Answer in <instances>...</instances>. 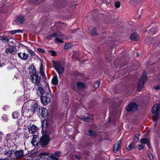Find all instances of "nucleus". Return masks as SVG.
I'll use <instances>...</instances> for the list:
<instances>
[{"instance_id":"obj_1","label":"nucleus","mask_w":160,"mask_h":160,"mask_svg":"<svg viewBox=\"0 0 160 160\" xmlns=\"http://www.w3.org/2000/svg\"><path fill=\"white\" fill-rule=\"evenodd\" d=\"M52 64L54 68L59 74L63 73L64 72L63 65L59 62L52 61Z\"/></svg>"},{"instance_id":"obj_2","label":"nucleus","mask_w":160,"mask_h":160,"mask_svg":"<svg viewBox=\"0 0 160 160\" xmlns=\"http://www.w3.org/2000/svg\"><path fill=\"white\" fill-rule=\"evenodd\" d=\"M147 80V74L145 72H144L142 75L138 83L137 89L138 90H140L143 88L144 84Z\"/></svg>"},{"instance_id":"obj_3","label":"nucleus","mask_w":160,"mask_h":160,"mask_svg":"<svg viewBox=\"0 0 160 160\" xmlns=\"http://www.w3.org/2000/svg\"><path fill=\"white\" fill-rule=\"evenodd\" d=\"M50 141V138L49 136L47 135H44L41 137L40 142V144L43 147L47 145Z\"/></svg>"},{"instance_id":"obj_4","label":"nucleus","mask_w":160,"mask_h":160,"mask_svg":"<svg viewBox=\"0 0 160 160\" xmlns=\"http://www.w3.org/2000/svg\"><path fill=\"white\" fill-rule=\"evenodd\" d=\"M138 108V105L134 103H132L128 105L126 107V109L128 111H132L136 110Z\"/></svg>"},{"instance_id":"obj_5","label":"nucleus","mask_w":160,"mask_h":160,"mask_svg":"<svg viewBox=\"0 0 160 160\" xmlns=\"http://www.w3.org/2000/svg\"><path fill=\"white\" fill-rule=\"evenodd\" d=\"M17 49L15 47L9 46L5 49V52L7 54L11 53L14 54L16 52Z\"/></svg>"},{"instance_id":"obj_6","label":"nucleus","mask_w":160,"mask_h":160,"mask_svg":"<svg viewBox=\"0 0 160 160\" xmlns=\"http://www.w3.org/2000/svg\"><path fill=\"white\" fill-rule=\"evenodd\" d=\"M30 78L33 83L36 84H38L39 83L40 78L36 74L33 75H31Z\"/></svg>"},{"instance_id":"obj_7","label":"nucleus","mask_w":160,"mask_h":160,"mask_svg":"<svg viewBox=\"0 0 160 160\" xmlns=\"http://www.w3.org/2000/svg\"><path fill=\"white\" fill-rule=\"evenodd\" d=\"M152 111L153 114H157L158 113H160L159 105L158 104H155L153 107Z\"/></svg>"},{"instance_id":"obj_8","label":"nucleus","mask_w":160,"mask_h":160,"mask_svg":"<svg viewBox=\"0 0 160 160\" xmlns=\"http://www.w3.org/2000/svg\"><path fill=\"white\" fill-rule=\"evenodd\" d=\"M41 100L42 103L44 105L48 104L50 102L49 97L47 96H42L41 98Z\"/></svg>"},{"instance_id":"obj_9","label":"nucleus","mask_w":160,"mask_h":160,"mask_svg":"<svg viewBox=\"0 0 160 160\" xmlns=\"http://www.w3.org/2000/svg\"><path fill=\"white\" fill-rule=\"evenodd\" d=\"M38 129V127L34 125H30L28 128L29 132L32 134H34Z\"/></svg>"},{"instance_id":"obj_10","label":"nucleus","mask_w":160,"mask_h":160,"mask_svg":"<svg viewBox=\"0 0 160 160\" xmlns=\"http://www.w3.org/2000/svg\"><path fill=\"white\" fill-rule=\"evenodd\" d=\"M121 141L119 140L114 144L113 148V151L115 152H117L119 150L121 147Z\"/></svg>"},{"instance_id":"obj_11","label":"nucleus","mask_w":160,"mask_h":160,"mask_svg":"<svg viewBox=\"0 0 160 160\" xmlns=\"http://www.w3.org/2000/svg\"><path fill=\"white\" fill-rule=\"evenodd\" d=\"M18 57L21 59L24 60H27L28 57V54L25 52L22 53L19 52L18 53Z\"/></svg>"},{"instance_id":"obj_12","label":"nucleus","mask_w":160,"mask_h":160,"mask_svg":"<svg viewBox=\"0 0 160 160\" xmlns=\"http://www.w3.org/2000/svg\"><path fill=\"white\" fill-rule=\"evenodd\" d=\"M40 113L42 117H45L48 114V111L46 108L42 107L39 108Z\"/></svg>"},{"instance_id":"obj_13","label":"nucleus","mask_w":160,"mask_h":160,"mask_svg":"<svg viewBox=\"0 0 160 160\" xmlns=\"http://www.w3.org/2000/svg\"><path fill=\"white\" fill-rule=\"evenodd\" d=\"M56 36L54 37L55 38V41L61 43H62L63 42L62 39L64 38V36L62 34L57 33H56Z\"/></svg>"},{"instance_id":"obj_14","label":"nucleus","mask_w":160,"mask_h":160,"mask_svg":"<svg viewBox=\"0 0 160 160\" xmlns=\"http://www.w3.org/2000/svg\"><path fill=\"white\" fill-rule=\"evenodd\" d=\"M38 108V106L37 103L34 102L31 104L30 110L33 113H35Z\"/></svg>"},{"instance_id":"obj_15","label":"nucleus","mask_w":160,"mask_h":160,"mask_svg":"<svg viewBox=\"0 0 160 160\" xmlns=\"http://www.w3.org/2000/svg\"><path fill=\"white\" fill-rule=\"evenodd\" d=\"M29 72V73L31 75H34L36 74V70L34 66L33 65H31L29 68H28Z\"/></svg>"},{"instance_id":"obj_16","label":"nucleus","mask_w":160,"mask_h":160,"mask_svg":"<svg viewBox=\"0 0 160 160\" xmlns=\"http://www.w3.org/2000/svg\"><path fill=\"white\" fill-rule=\"evenodd\" d=\"M15 154L17 158H22L23 156V151L21 150L16 151Z\"/></svg>"},{"instance_id":"obj_17","label":"nucleus","mask_w":160,"mask_h":160,"mask_svg":"<svg viewBox=\"0 0 160 160\" xmlns=\"http://www.w3.org/2000/svg\"><path fill=\"white\" fill-rule=\"evenodd\" d=\"M141 142L142 144H146L148 147L149 148V143L150 140L146 138H143L141 140Z\"/></svg>"},{"instance_id":"obj_18","label":"nucleus","mask_w":160,"mask_h":160,"mask_svg":"<svg viewBox=\"0 0 160 160\" xmlns=\"http://www.w3.org/2000/svg\"><path fill=\"white\" fill-rule=\"evenodd\" d=\"M138 38L139 36L137 33H133L132 34L130 37V39L132 40L135 41H137Z\"/></svg>"},{"instance_id":"obj_19","label":"nucleus","mask_w":160,"mask_h":160,"mask_svg":"<svg viewBox=\"0 0 160 160\" xmlns=\"http://www.w3.org/2000/svg\"><path fill=\"white\" fill-rule=\"evenodd\" d=\"M24 21V17L22 16L19 17L17 18L16 20V22L18 24H22Z\"/></svg>"},{"instance_id":"obj_20","label":"nucleus","mask_w":160,"mask_h":160,"mask_svg":"<svg viewBox=\"0 0 160 160\" xmlns=\"http://www.w3.org/2000/svg\"><path fill=\"white\" fill-rule=\"evenodd\" d=\"M37 135H34L33 136L31 142V144L33 146H35L38 145V143L37 142Z\"/></svg>"},{"instance_id":"obj_21","label":"nucleus","mask_w":160,"mask_h":160,"mask_svg":"<svg viewBox=\"0 0 160 160\" xmlns=\"http://www.w3.org/2000/svg\"><path fill=\"white\" fill-rule=\"evenodd\" d=\"M135 148V143L133 142L128 145L127 148L128 150H131Z\"/></svg>"},{"instance_id":"obj_22","label":"nucleus","mask_w":160,"mask_h":160,"mask_svg":"<svg viewBox=\"0 0 160 160\" xmlns=\"http://www.w3.org/2000/svg\"><path fill=\"white\" fill-rule=\"evenodd\" d=\"M58 82L57 77L54 76L52 79V82L53 85H56Z\"/></svg>"},{"instance_id":"obj_23","label":"nucleus","mask_w":160,"mask_h":160,"mask_svg":"<svg viewBox=\"0 0 160 160\" xmlns=\"http://www.w3.org/2000/svg\"><path fill=\"white\" fill-rule=\"evenodd\" d=\"M1 39L3 42L5 43H8L9 41V39L7 37H2L1 38Z\"/></svg>"},{"instance_id":"obj_24","label":"nucleus","mask_w":160,"mask_h":160,"mask_svg":"<svg viewBox=\"0 0 160 160\" xmlns=\"http://www.w3.org/2000/svg\"><path fill=\"white\" fill-rule=\"evenodd\" d=\"M77 86L78 89H81L83 88L84 85L83 83H82L81 82H78L77 83Z\"/></svg>"},{"instance_id":"obj_25","label":"nucleus","mask_w":160,"mask_h":160,"mask_svg":"<svg viewBox=\"0 0 160 160\" xmlns=\"http://www.w3.org/2000/svg\"><path fill=\"white\" fill-rule=\"evenodd\" d=\"M72 44L70 43H67L65 44L64 48L65 49H69L71 48Z\"/></svg>"},{"instance_id":"obj_26","label":"nucleus","mask_w":160,"mask_h":160,"mask_svg":"<svg viewBox=\"0 0 160 160\" xmlns=\"http://www.w3.org/2000/svg\"><path fill=\"white\" fill-rule=\"evenodd\" d=\"M154 114V115L153 116V122H156L157 121L159 117V113H158L157 114Z\"/></svg>"},{"instance_id":"obj_27","label":"nucleus","mask_w":160,"mask_h":160,"mask_svg":"<svg viewBox=\"0 0 160 160\" xmlns=\"http://www.w3.org/2000/svg\"><path fill=\"white\" fill-rule=\"evenodd\" d=\"M38 92H39L40 94L42 95L44 93V92L42 88L41 87H39L37 91V93H38Z\"/></svg>"},{"instance_id":"obj_28","label":"nucleus","mask_w":160,"mask_h":160,"mask_svg":"<svg viewBox=\"0 0 160 160\" xmlns=\"http://www.w3.org/2000/svg\"><path fill=\"white\" fill-rule=\"evenodd\" d=\"M40 73L41 74V75L42 76H43L44 74L43 72V66L42 65V64L41 63V65H40Z\"/></svg>"},{"instance_id":"obj_29","label":"nucleus","mask_w":160,"mask_h":160,"mask_svg":"<svg viewBox=\"0 0 160 160\" xmlns=\"http://www.w3.org/2000/svg\"><path fill=\"white\" fill-rule=\"evenodd\" d=\"M9 32L12 34H14L16 33L22 32V31L21 30H16L9 31Z\"/></svg>"},{"instance_id":"obj_30","label":"nucleus","mask_w":160,"mask_h":160,"mask_svg":"<svg viewBox=\"0 0 160 160\" xmlns=\"http://www.w3.org/2000/svg\"><path fill=\"white\" fill-rule=\"evenodd\" d=\"M19 115V114L16 112H13L12 113V116L13 118L15 119L18 118Z\"/></svg>"},{"instance_id":"obj_31","label":"nucleus","mask_w":160,"mask_h":160,"mask_svg":"<svg viewBox=\"0 0 160 160\" xmlns=\"http://www.w3.org/2000/svg\"><path fill=\"white\" fill-rule=\"evenodd\" d=\"M25 104L24 103L22 107V109L21 112H22V115H24L25 112H27V109L26 108V106H25Z\"/></svg>"},{"instance_id":"obj_32","label":"nucleus","mask_w":160,"mask_h":160,"mask_svg":"<svg viewBox=\"0 0 160 160\" xmlns=\"http://www.w3.org/2000/svg\"><path fill=\"white\" fill-rule=\"evenodd\" d=\"M139 135L137 134L135 135L133 137L134 141L135 142H137L139 141Z\"/></svg>"},{"instance_id":"obj_33","label":"nucleus","mask_w":160,"mask_h":160,"mask_svg":"<svg viewBox=\"0 0 160 160\" xmlns=\"http://www.w3.org/2000/svg\"><path fill=\"white\" fill-rule=\"evenodd\" d=\"M150 32H151V35H153L157 32V31L155 28H152L150 29Z\"/></svg>"},{"instance_id":"obj_34","label":"nucleus","mask_w":160,"mask_h":160,"mask_svg":"<svg viewBox=\"0 0 160 160\" xmlns=\"http://www.w3.org/2000/svg\"><path fill=\"white\" fill-rule=\"evenodd\" d=\"M48 160H58L53 155H51L48 158Z\"/></svg>"},{"instance_id":"obj_35","label":"nucleus","mask_w":160,"mask_h":160,"mask_svg":"<svg viewBox=\"0 0 160 160\" xmlns=\"http://www.w3.org/2000/svg\"><path fill=\"white\" fill-rule=\"evenodd\" d=\"M91 34L92 36H95L97 35L96 29V28L92 29L91 31Z\"/></svg>"},{"instance_id":"obj_36","label":"nucleus","mask_w":160,"mask_h":160,"mask_svg":"<svg viewBox=\"0 0 160 160\" xmlns=\"http://www.w3.org/2000/svg\"><path fill=\"white\" fill-rule=\"evenodd\" d=\"M4 154L6 156L10 157L12 155V152L11 151H8L6 152Z\"/></svg>"},{"instance_id":"obj_37","label":"nucleus","mask_w":160,"mask_h":160,"mask_svg":"<svg viewBox=\"0 0 160 160\" xmlns=\"http://www.w3.org/2000/svg\"><path fill=\"white\" fill-rule=\"evenodd\" d=\"M15 134L17 136L20 135L22 134L21 130L20 129H17L16 130Z\"/></svg>"},{"instance_id":"obj_38","label":"nucleus","mask_w":160,"mask_h":160,"mask_svg":"<svg viewBox=\"0 0 160 160\" xmlns=\"http://www.w3.org/2000/svg\"><path fill=\"white\" fill-rule=\"evenodd\" d=\"M56 33H53L52 35H50L47 36V39L48 40L51 39V38L52 37H54L56 36Z\"/></svg>"},{"instance_id":"obj_39","label":"nucleus","mask_w":160,"mask_h":160,"mask_svg":"<svg viewBox=\"0 0 160 160\" xmlns=\"http://www.w3.org/2000/svg\"><path fill=\"white\" fill-rule=\"evenodd\" d=\"M100 82L99 81L95 83L94 87L95 89H97L98 88Z\"/></svg>"},{"instance_id":"obj_40","label":"nucleus","mask_w":160,"mask_h":160,"mask_svg":"<svg viewBox=\"0 0 160 160\" xmlns=\"http://www.w3.org/2000/svg\"><path fill=\"white\" fill-rule=\"evenodd\" d=\"M48 52L51 53L52 56H55L57 54L56 52L53 50H50Z\"/></svg>"},{"instance_id":"obj_41","label":"nucleus","mask_w":160,"mask_h":160,"mask_svg":"<svg viewBox=\"0 0 160 160\" xmlns=\"http://www.w3.org/2000/svg\"><path fill=\"white\" fill-rule=\"evenodd\" d=\"M81 119L83 121L88 122V121L89 118L86 116H83L82 117Z\"/></svg>"},{"instance_id":"obj_42","label":"nucleus","mask_w":160,"mask_h":160,"mask_svg":"<svg viewBox=\"0 0 160 160\" xmlns=\"http://www.w3.org/2000/svg\"><path fill=\"white\" fill-rule=\"evenodd\" d=\"M120 3L119 2H117L115 3V6L117 8H118L120 6Z\"/></svg>"},{"instance_id":"obj_43","label":"nucleus","mask_w":160,"mask_h":160,"mask_svg":"<svg viewBox=\"0 0 160 160\" xmlns=\"http://www.w3.org/2000/svg\"><path fill=\"white\" fill-rule=\"evenodd\" d=\"M55 154L57 157H60L61 156V152L59 151H57L55 152Z\"/></svg>"},{"instance_id":"obj_44","label":"nucleus","mask_w":160,"mask_h":160,"mask_svg":"<svg viewBox=\"0 0 160 160\" xmlns=\"http://www.w3.org/2000/svg\"><path fill=\"white\" fill-rule=\"evenodd\" d=\"M2 119L4 121H7L8 119V117L6 115H3L2 117Z\"/></svg>"},{"instance_id":"obj_45","label":"nucleus","mask_w":160,"mask_h":160,"mask_svg":"<svg viewBox=\"0 0 160 160\" xmlns=\"http://www.w3.org/2000/svg\"><path fill=\"white\" fill-rule=\"evenodd\" d=\"M37 50L39 52H42V53H44L45 52V51L43 49L41 48H38L37 49Z\"/></svg>"},{"instance_id":"obj_46","label":"nucleus","mask_w":160,"mask_h":160,"mask_svg":"<svg viewBox=\"0 0 160 160\" xmlns=\"http://www.w3.org/2000/svg\"><path fill=\"white\" fill-rule=\"evenodd\" d=\"M47 153L46 152H43V153H41L39 154V156L40 158H42V156H44L46 155Z\"/></svg>"},{"instance_id":"obj_47","label":"nucleus","mask_w":160,"mask_h":160,"mask_svg":"<svg viewBox=\"0 0 160 160\" xmlns=\"http://www.w3.org/2000/svg\"><path fill=\"white\" fill-rule=\"evenodd\" d=\"M148 156L150 159H153V156L152 153H149L148 154Z\"/></svg>"},{"instance_id":"obj_48","label":"nucleus","mask_w":160,"mask_h":160,"mask_svg":"<svg viewBox=\"0 0 160 160\" xmlns=\"http://www.w3.org/2000/svg\"><path fill=\"white\" fill-rule=\"evenodd\" d=\"M143 148V147L142 145V144L139 145L138 149L139 150H141Z\"/></svg>"},{"instance_id":"obj_49","label":"nucleus","mask_w":160,"mask_h":160,"mask_svg":"<svg viewBox=\"0 0 160 160\" xmlns=\"http://www.w3.org/2000/svg\"><path fill=\"white\" fill-rule=\"evenodd\" d=\"M28 52L31 55H33L34 54V52L31 49H30Z\"/></svg>"},{"instance_id":"obj_50","label":"nucleus","mask_w":160,"mask_h":160,"mask_svg":"<svg viewBox=\"0 0 160 160\" xmlns=\"http://www.w3.org/2000/svg\"><path fill=\"white\" fill-rule=\"evenodd\" d=\"M23 46L25 48L26 50H27L28 52L31 49H30L29 48H28L27 46H24V45H23Z\"/></svg>"},{"instance_id":"obj_51","label":"nucleus","mask_w":160,"mask_h":160,"mask_svg":"<svg viewBox=\"0 0 160 160\" xmlns=\"http://www.w3.org/2000/svg\"><path fill=\"white\" fill-rule=\"evenodd\" d=\"M88 133L90 136H92L93 135V132L91 130L88 131Z\"/></svg>"},{"instance_id":"obj_52","label":"nucleus","mask_w":160,"mask_h":160,"mask_svg":"<svg viewBox=\"0 0 160 160\" xmlns=\"http://www.w3.org/2000/svg\"><path fill=\"white\" fill-rule=\"evenodd\" d=\"M3 136L2 134L0 132V143L1 142L2 137Z\"/></svg>"},{"instance_id":"obj_53","label":"nucleus","mask_w":160,"mask_h":160,"mask_svg":"<svg viewBox=\"0 0 160 160\" xmlns=\"http://www.w3.org/2000/svg\"><path fill=\"white\" fill-rule=\"evenodd\" d=\"M3 64V62H1V60H0V67H1Z\"/></svg>"},{"instance_id":"obj_54","label":"nucleus","mask_w":160,"mask_h":160,"mask_svg":"<svg viewBox=\"0 0 160 160\" xmlns=\"http://www.w3.org/2000/svg\"><path fill=\"white\" fill-rule=\"evenodd\" d=\"M156 90H157L160 89V87L159 86H157L155 88Z\"/></svg>"},{"instance_id":"obj_55","label":"nucleus","mask_w":160,"mask_h":160,"mask_svg":"<svg viewBox=\"0 0 160 160\" xmlns=\"http://www.w3.org/2000/svg\"><path fill=\"white\" fill-rule=\"evenodd\" d=\"M75 157L76 158H77L78 159H79L81 158L80 156L79 155H76Z\"/></svg>"},{"instance_id":"obj_56","label":"nucleus","mask_w":160,"mask_h":160,"mask_svg":"<svg viewBox=\"0 0 160 160\" xmlns=\"http://www.w3.org/2000/svg\"><path fill=\"white\" fill-rule=\"evenodd\" d=\"M50 94H51V92L50 91H49V92H48L47 93L46 95L48 96H47L48 97H49V95H50Z\"/></svg>"},{"instance_id":"obj_57","label":"nucleus","mask_w":160,"mask_h":160,"mask_svg":"<svg viewBox=\"0 0 160 160\" xmlns=\"http://www.w3.org/2000/svg\"><path fill=\"white\" fill-rule=\"evenodd\" d=\"M2 160H9V159L8 158H4V159H2Z\"/></svg>"},{"instance_id":"obj_58","label":"nucleus","mask_w":160,"mask_h":160,"mask_svg":"<svg viewBox=\"0 0 160 160\" xmlns=\"http://www.w3.org/2000/svg\"><path fill=\"white\" fill-rule=\"evenodd\" d=\"M7 108V106H5L4 107V108H3V109L4 110L6 109Z\"/></svg>"},{"instance_id":"obj_59","label":"nucleus","mask_w":160,"mask_h":160,"mask_svg":"<svg viewBox=\"0 0 160 160\" xmlns=\"http://www.w3.org/2000/svg\"><path fill=\"white\" fill-rule=\"evenodd\" d=\"M106 4H107V5H108L109 4V2L108 1H106Z\"/></svg>"},{"instance_id":"obj_60","label":"nucleus","mask_w":160,"mask_h":160,"mask_svg":"<svg viewBox=\"0 0 160 160\" xmlns=\"http://www.w3.org/2000/svg\"><path fill=\"white\" fill-rule=\"evenodd\" d=\"M11 134H8V135H7V138H8V136H11Z\"/></svg>"},{"instance_id":"obj_61","label":"nucleus","mask_w":160,"mask_h":160,"mask_svg":"<svg viewBox=\"0 0 160 160\" xmlns=\"http://www.w3.org/2000/svg\"><path fill=\"white\" fill-rule=\"evenodd\" d=\"M25 160H30L29 159H25Z\"/></svg>"},{"instance_id":"obj_62","label":"nucleus","mask_w":160,"mask_h":160,"mask_svg":"<svg viewBox=\"0 0 160 160\" xmlns=\"http://www.w3.org/2000/svg\"><path fill=\"white\" fill-rule=\"evenodd\" d=\"M0 160H3L2 158H0Z\"/></svg>"}]
</instances>
